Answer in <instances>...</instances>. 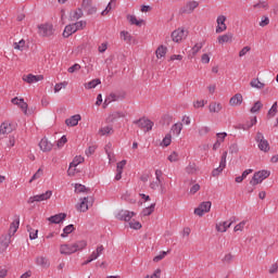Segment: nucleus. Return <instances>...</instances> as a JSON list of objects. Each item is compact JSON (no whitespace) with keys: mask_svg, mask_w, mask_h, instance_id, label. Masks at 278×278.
Here are the masks:
<instances>
[{"mask_svg":"<svg viewBox=\"0 0 278 278\" xmlns=\"http://www.w3.org/2000/svg\"><path fill=\"white\" fill-rule=\"evenodd\" d=\"M86 247H88L86 240H80L72 244L64 243L60 245V253L61 255H73V253H77V251H84Z\"/></svg>","mask_w":278,"mask_h":278,"instance_id":"obj_1","label":"nucleus"},{"mask_svg":"<svg viewBox=\"0 0 278 278\" xmlns=\"http://www.w3.org/2000/svg\"><path fill=\"white\" fill-rule=\"evenodd\" d=\"M270 177V170L262 169L256 173H254L252 179L250 180L251 186H258V184H262L264 179H268Z\"/></svg>","mask_w":278,"mask_h":278,"instance_id":"obj_2","label":"nucleus"},{"mask_svg":"<svg viewBox=\"0 0 278 278\" xmlns=\"http://www.w3.org/2000/svg\"><path fill=\"white\" fill-rule=\"evenodd\" d=\"M255 142H257L260 151H263L264 153H268L270 151V143H268V140L264 138V134L260 131L256 132Z\"/></svg>","mask_w":278,"mask_h":278,"instance_id":"obj_3","label":"nucleus"},{"mask_svg":"<svg viewBox=\"0 0 278 278\" xmlns=\"http://www.w3.org/2000/svg\"><path fill=\"white\" fill-rule=\"evenodd\" d=\"M53 197V191L48 190L45 193L33 195L27 200V203L31 205L33 203H40L42 201H49Z\"/></svg>","mask_w":278,"mask_h":278,"instance_id":"obj_4","label":"nucleus"},{"mask_svg":"<svg viewBox=\"0 0 278 278\" xmlns=\"http://www.w3.org/2000/svg\"><path fill=\"white\" fill-rule=\"evenodd\" d=\"M186 38H188V29H185L182 27L172 33L173 42H181L182 40H186Z\"/></svg>","mask_w":278,"mask_h":278,"instance_id":"obj_5","label":"nucleus"},{"mask_svg":"<svg viewBox=\"0 0 278 278\" xmlns=\"http://www.w3.org/2000/svg\"><path fill=\"white\" fill-rule=\"evenodd\" d=\"M210 210H212V202L205 201L202 202L198 207L194 208L193 213L195 216H203L204 214L210 213Z\"/></svg>","mask_w":278,"mask_h":278,"instance_id":"obj_6","label":"nucleus"},{"mask_svg":"<svg viewBox=\"0 0 278 278\" xmlns=\"http://www.w3.org/2000/svg\"><path fill=\"white\" fill-rule=\"evenodd\" d=\"M163 175H164V173L162 172V169L155 170V180L150 182L151 190H157V188H160V186H162V184L164 181Z\"/></svg>","mask_w":278,"mask_h":278,"instance_id":"obj_7","label":"nucleus"},{"mask_svg":"<svg viewBox=\"0 0 278 278\" xmlns=\"http://www.w3.org/2000/svg\"><path fill=\"white\" fill-rule=\"evenodd\" d=\"M134 216H136L135 212L122 210L115 215V218L117 220H124L125 223H129V220H131Z\"/></svg>","mask_w":278,"mask_h":278,"instance_id":"obj_8","label":"nucleus"},{"mask_svg":"<svg viewBox=\"0 0 278 278\" xmlns=\"http://www.w3.org/2000/svg\"><path fill=\"white\" fill-rule=\"evenodd\" d=\"M217 26H216V34H223V31H227V16L225 15H218L216 20Z\"/></svg>","mask_w":278,"mask_h":278,"instance_id":"obj_9","label":"nucleus"},{"mask_svg":"<svg viewBox=\"0 0 278 278\" xmlns=\"http://www.w3.org/2000/svg\"><path fill=\"white\" fill-rule=\"evenodd\" d=\"M39 36L48 37L53 36V25L51 24H41L38 26Z\"/></svg>","mask_w":278,"mask_h":278,"instance_id":"obj_10","label":"nucleus"},{"mask_svg":"<svg viewBox=\"0 0 278 278\" xmlns=\"http://www.w3.org/2000/svg\"><path fill=\"white\" fill-rule=\"evenodd\" d=\"M11 242H12V237L10 235H2L0 237V253H5Z\"/></svg>","mask_w":278,"mask_h":278,"instance_id":"obj_11","label":"nucleus"},{"mask_svg":"<svg viewBox=\"0 0 278 278\" xmlns=\"http://www.w3.org/2000/svg\"><path fill=\"white\" fill-rule=\"evenodd\" d=\"M140 129H143V131H151L153 129V122L147 118H141L137 122H135Z\"/></svg>","mask_w":278,"mask_h":278,"instance_id":"obj_12","label":"nucleus"},{"mask_svg":"<svg viewBox=\"0 0 278 278\" xmlns=\"http://www.w3.org/2000/svg\"><path fill=\"white\" fill-rule=\"evenodd\" d=\"M23 81H25L26 84H38V81H42V79H45V76L42 75H34V74H28V75H24L22 77Z\"/></svg>","mask_w":278,"mask_h":278,"instance_id":"obj_13","label":"nucleus"},{"mask_svg":"<svg viewBox=\"0 0 278 278\" xmlns=\"http://www.w3.org/2000/svg\"><path fill=\"white\" fill-rule=\"evenodd\" d=\"M39 148L43 153H49V151L53 149V143H51L49 139L42 138L39 142Z\"/></svg>","mask_w":278,"mask_h":278,"instance_id":"obj_14","label":"nucleus"},{"mask_svg":"<svg viewBox=\"0 0 278 278\" xmlns=\"http://www.w3.org/2000/svg\"><path fill=\"white\" fill-rule=\"evenodd\" d=\"M11 103H13V105H17V108H20V110H22V112L24 114H27L28 105H27V102H25L24 99L13 98L11 100Z\"/></svg>","mask_w":278,"mask_h":278,"instance_id":"obj_15","label":"nucleus"},{"mask_svg":"<svg viewBox=\"0 0 278 278\" xmlns=\"http://www.w3.org/2000/svg\"><path fill=\"white\" fill-rule=\"evenodd\" d=\"M242 101H244L242 93H236L230 98L229 105H231V108H238V105H242Z\"/></svg>","mask_w":278,"mask_h":278,"instance_id":"obj_16","label":"nucleus"},{"mask_svg":"<svg viewBox=\"0 0 278 278\" xmlns=\"http://www.w3.org/2000/svg\"><path fill=\"white\" fill-rule=\"evenodd\" d=\"M79 121H81V115L76 114L65 119V125H67V127H77Z\"/></svg>","mask_w":278,"mask_h":278,"instance_id":"obj_17","label":"nucleus"},{"mask_svg":"<svg viewBox=\"0 0 278 278\" xmlns=\"http://www.w3.org/2000/svg\"><path fill=\"white\" fill-rule=\"evenodd\" d=\"M65 218H66V213H59L56 215L50 216L48 220L53 225H60V223H62V220H65Z\"/></svg>","mask_w":278,"mask_h":278,"instance_id":"obj_18","label":"nucleus"},{"mask_svg":"<svg viewBox=\"0 0 278 278\" xmlns=\"http://www.w3.org/2000/svg\"><path fill=\"white\" fill-rule=\"evenodd\" d=\"M197 8H199V1L192 0V1L187 2L184 12L186 14H192L194 12V10H197Z\"/></svg>","mask_w":278,"mask_h":278,"instance_id":"obj_19","label":"nucleus"},{"mask_svg":"<svg viewBox=\"0 0 278 278\" xmlns=\"http://www.w3.org/2000/svg\"><path fill=\"white\" fill-rule=\"evenodd\" d=\"M21 225V219L18 217H16L10 225L9 228V233L8 236H10L12 238V236H14V233H16V231H18V227Z\"/></svg>","mask_w":278,"mask_h":278,"instance_id":"obj_20","label":"nucleus"},{"mask_svg":"<svg viewBox=\"0 0 278 278\" xmlns=\"http://www.w3.org/2000/svg\"><path fill=\"white\" fill-rule=\"evenodd\" d=\"M81 8L88 12V14H94V12H97V9L92 7V0H83Z\"/></svg>","mask_w":278,"mask_h":278,"instance_id":"obj_21","label":"nucleus"},{"mask_svg":"<svg viewBox=\"0 0 278 278\" xmlns=\"http://www.w3.org/2000/svg\"><path fill=\"white\" fill-rule=\"evenodd\" d=\"M217 42L219 45H225V42H233V34L228 33V34L219 36L217 38Z\"/></svg>","mask_w":278,"mask_h":278,"instance_id":"obj_22","label":"nucleus"},{"mask_svg":"<svg viewBox=\"0 0 278 278\" xmlns=\"http://www.w3.org/2000/svg\"><path fill=\"white\" fill-rule=\"evenodd\" d=\"M103 251H105V248L103 247V244H100L97 247V249L90 254L89 257H91V260H99V257H101V255H103Z\"/></svg>","mask_w":278,"mask_h":278,"instance_id":"obj_23","label":"nucleus"},{"mask_svg":"<svg viewBox=\"0 0 278 278\" xmlns=\"http://www.w3.org/2000/svg\"><path fill=\"white\" fill-rule=\"evenodd\" d=\"M77 31V28L75 24H70L65 26L64 31H63V37L68 38L70 36H73Z\"/></svg>","mask_w":278,"mask_h":278,"instance_id":"obj_24","label":"nucleus"},{"mask_svg":"<svg viewBox=\"0 0 278 278\" xmlns=\"http://www.w3.org/2000/svg\"><path fill=\"white\" fill-rule=\"evenodd\" d=\"M223 110V104L220 102H211L208 105V111L211 114H218Z\"/></svg>","mask_w":278,"mask_h":278,"instance_id":"obj_25","label":"nucleus"},{"mask_svg":"<svg viewBox=\"0 0 278 278\" xmlns=\"http://www.w3.org/2000/svg\"><path fill=\"white\" fill-rule=\"evenodd\" d=\"M182 130H184V124L181 122L174 124L170 128L172 134L177 137L181 135Z\"/></svg>","mask_w":278,"mask_h":278,"instance_id":"obj_26","label":"nucleus"},{"mask_svg":"<svg viewBox=\"0 0 278 278\" xmlns=\"http://www.w3.org/2000/svg\"><path fill=\"white\" fill-rule=\"evenodd\" d=\"M231 225V222H220L216 225V231H219V233H225V231H227Z\"/></svg>","mask_w":278,"mask_h":278,"instance_id":"obj_27","label":"nucleus"},{"mask_svg":"<svg viewBox=\"0 0 278 278\" xmlns=\"http://www.w3.org/2000/svg\"><path fill=\"white\" fill-rule=\"evenodd\" d=\"M84 16V11L81 9H76L70 13L71 21H79Z\"/></svg>","mask_w":278,"mask_h":278,"instance_id":"obj_28","label":"nucleus"},{"mask_svg":"<svg viewBox=\"0 0 278 278\" xmlns=\"http://www.w3.org/2000/svg\"><path fill=\"white\" fill-rule=\"evenodd\" d=\"M167 51H168V48H166V46H160L155 51V55L157 60H162V58H165Z\"/></svg>","mask_w":278,"mask_h":278,"instance_id":"obj_29","label":"nucleus"},{"mask_svg":"<svg viewBox=\"0 0 278 278\" xmlns=\"http://www.w3.org/2000/svg\"><path fill=\"white\" fill-rule=\"evenodd\" d=\"M0 134H12V124L8 123V122H3L0 125Z\"/></svg>","mask_w":278,"mask_h":278,"instance_id":"obj_30","label":"nucleus"},{"mask_svg":"<svg viewBox=\"0 0 278 278\" xmlns=\"http://www.w3.org/2000/svg\"><path fill=\"white\" fill-rule=\"evenodd\" d=\"M99 136H110L114 134V128L112 126L101 127L98 131Z\"/></svg>","mask_w":278,"mask_h":278,"instance_id":"obj_31","label":"nucleus"},{"mask_svg":"<svg viewBox=\"0 0 278 278\" xmlns=\"http://www.w3.org/2000/svg\"><path fill=\"white\" fill-rule=\"evenodd\" d=\"M250 86L251 88H256V90H263V88H265V84L260 81L258 78H253L251 81H250Z\"/></svg>","mask_w":278,"mask_h":278,"instance_id":"obj_32","label":"nucleus"},{"mask_svg":"<svg viewBox=\"0 0 278 278\" xmlns=\"http://www.w3.org/2000/svg\"><path fill=\"white\" fill-rule=\"evenodd\" d=\"M78 212H88V198H80V203L77 206Z\"/></svg>","mask_w":278,"mask_h":278,"instance_id":"obj_33","label":"nucleus"},{"mask_svg":"<svg viewBox=\"0 0 278 278\" xmlns=\"http://www.w3.org/2000/svg\"><path fill=\"white\" fill-rule=\"evenodd\" d=\"M99 85H101V79L96 78L89 83H86L84 87L86 88V90H92V88H97Z\"/></svg>","mask_w":278,"mask_h":278,"instance_id":"obj_34","label":"nucleus"},{"mask_svg":"<svg viewBox=\"0 0 278 278\" xmlns=\"http://www.w3.org/2000/svg\"><path fill=\"white\" fill-rule=\"evenodd\" d=\"M36 264L38 266H42V268H49L50 263H49V258L45 257V256H39L36 258Z\"/></svg>","mask_w":278,"mask_h":278,"instance_id":"obj_35","label":"nucleus"},{"mask_svg":"<svg viewBox=\"0 0 278 278\" xmlns=\"http://www.w3.org/2000/svg\"><path fill=\"white\" fill-rule=\"evenodd\" d=\"M119 97L116 93H110L103 103V108H106L109 105V103H112L113 101H118Z\"/></svg>","mask_w":278,"mask_h":278,"instance_id":"obj_36","label":"nucleus"},{"mask_svg":"<svg viewBox=\"0 0 278 278\" xmlns=\"http://www.w3.org/2000/svg\"><path fill=\"white\" fill-rule=\"evenodd\" d=\"M127 21L130 23V25H137V27L142 25V20H138L136 15H127Z\"/></svg>","mask_w":278,"mask_h":278,"instance_id":"obj_37","label":"nucleus"},{"mask_svg":"<svg viewBox=\"0 0 278 278\" xmlns=\"http://www.w3.org/2000/svg\"><path fill=\"white\" fill-rule=\"evenodd\" d=\"M155 212V203H152L150 206H147L142 210V216H151V214Z\"/></svg>","mask_w":278,"mask_h":278,"instance_id":"obj_38","label":"nucleus"},{"mask_svg":"<svg viewBox=\"0 0 278 278\" xmlns=\"http://www.w3.org/2000/svg\"><path fill=\"white\" fill-rule=\"evenodd\" d=\"M203 45H205V42H198L191 48V54L193 58L203 49Z\"/></svg>","mask_w":278,"mask_h":278,"instance_id":"obj_39","label":"nucleus"},{"mask_svg":"<svg viewBox=\"0 0 278 278\" xmlns=\"http://www.w3.org/2000/svg\"><path fill=\"white\" fill-rule=\"evenodd\" d=\"M277 102H274V104L271 105L267 113L268 118H275V116H277Z\"/></svg>","mask_w":278,"mask_h":278,"instance_id":"obj_40","label":"nucleus"},{"mask_svg":"<svg viewBox=\"0 0 278 278\" xmlns=\"http://www.w3.org/2000/svg\"><path fill=\"white\" fill-rule=\"evenodd\" d=\"M73 231H75V226L71 224L63 229V233L61 235V238H66V236H68V233H73Z\"/></svg>","mask_w":278,"mask_h":278,"instance_id":"obj_41","label":"nucleus"},{"mask_svg":"<svg viewBox=\"0 0 278 278\" xmlns=\"http://www.w3.org/2000/svg\"><path fill=\"white\" fill-rule=\"evenodd\" d=\"M170 142H173V136H170V134H167L163 138L161 144L162 147H170Z\"/></svg>","mask_w":278,"mask_h":278,"instance_id":"obj_42","label":"nucleus"},{"mask_svg":"<svg viewBox=\"0 0 278 278\" xmlns=\"http://www.w3.org/2000/svg\"><path fill=\"white\" fill-rule=\"evenodd\" d=\"M254 10H268V2L267 1H260L258 3L253 5Z\"/></svg>","mask_w":278,"mask_h":278,"instance_id":"obj_43","label":"nucleus"},{"mask_svg":"<svg viewBox=\"0 0 278 278\" xmlns=\"http://www.w3.org/2000/svg\"><path fill=\"white\" fill-rule=\"evenodd\" d=\"M249 223V220L243 219L242 222H240L239 224H237L233 228V231H244V227H247V224Z\"/></svg>","mask_w":278,"mask_h":278,"instance_id":"obj_44","label":"nucleus"},{"mask_svg":"<svg viewBox=\"0 0 278 278\" xmlns=\"http://www.w3.org/2000/svg\"><path fill=\"white\" fill-rule=\"evenodd\" d=\"M262 108H264V104H262V101H256L254 105L251 108L250 112L252 114H255L256 112H260Z\"/></svg>","mask_w":278,"mask_h":278,"instance_id":"obj_45","label":"nucleus"},{"mask_svg":"<svg viewBox=\"0 0 278 278\" xmlns=\"http://www.w3.org/2000/svg\"><path fill=\"white\" fill-rule=\"evenodd\" d=\"M128 225L130 229H135V230L142 229V224H140V222L136 219L130 220Z\"/></svg>","mask_w":278,"mask_h":278,"instance_id":"obj_46","label":"nucleus"},{"mask_svg":"<svg viewBox=\"0 0 278 278\" xmlns=\"http://www.w3.org/2000/svg\"><path fill=\"white\" fill-rule=\"evenodd\" d=\"M119 36H121L122 40H125V42H129L131 40V34H129V31H127V30H122L119 33Z\"/></svg>","mask_w":278,"mask_h":278,"instance_id":"obj_47","label":"nucleus"},{"mask_svg":"<svg viewBox=\"0 0 278 278\" xmlns=\"http://www.w3.org/2000/svg\"><path fill=\"white\" fill-rule=\"evenodd\" d=\"M43 170L42 168H39L29 179V184H33V181H36V179H40L42 177Z\"/></svg>","mask_w":278,"mask_h":278,"instance_id":"obj_48","label":"nucleus"},{"mask_svg":"<svg viewBox=\"0 0 278 278\" xmlns=\"http://www.w3.org/2000/svg\"><path fill=\"white\" fill-rule=\"evenodd\" d=\"M227 166V151L223 152L222 157H220V162H219V167L220 168H226Z\"/></svg>","mask_w":278,"mask_h":278,"instance_id":"obj_49","label":"nucleus"},{"mask_svg":"<svg viewBox=\"0 0 278 278\" xmlns=\"http://www.w3.org/2000/svg\"><path fill=\"white\" fill-rule=\"evenodd\" d=\"M233 254H231V253H227V254H225V256L223 257V260H222V262L224 263V264H231V262H233Z\"/></svg>","mask_w":278,"mask_h":278,"instance_id":"obj_50","label":"nucleus"},{"mask_svg":"<svg viewBox=\"0 0 278 278\" xmlns=\"http://www.w3.org/2000/svg\"><path fill=\"white\" fill-rule=\"evenodd\" d=\"M14 49H16L17 51H23V49H25V40L22 39L18 42H14L13 43Z\"/></svg>","mask_w":278,"mask_h":278,"instance_id":"obj_51","label":"nucleus"},{"mask_svg":"<svg viewBox=\"0 0 278 278\" xmlns=\"http://www.w3.org/2000/svg\"><path fill=\"white\" fill-rule=\"evenodd\" d=\"M127 166V160H123L116 165V173H123V169Z\"/></svg>","mask_w":278,"mask_h":278,"instance_id":"obj_52","label":"nucleus"},{"mask_svg":"<svg viewBox=\"0 0 278 278\" xmlns=\"http://www.w3.org/2000/svg\"><path fill=\"white\" fill-rule=\"evenodd\" d=\"M75 27H76V31H79L81 29H86V25H88L86 23V21H79V22H76L74 23Z\"/></svg>","mask_w":278,"mask_h":278,"instance_id":"obj_53","label":"nucleus"},{"mask_svg":"<svg viewBox=\"0 0 278 278\" xmlns=\"http://www.w3.org/2000/svg\"><path fill=\"white\" fill-rule=\"evenodd\" d=\"M116 0H111L109 4L106 5L105 10L102 11V16H108L110 12H112V3H114Z\"/></svg>","mask_w":278,"mask_h":278,"instance_id":"obj_54","label":"nucleus"},{"mask_svg":"<svg viewBox=\"0 0 278 278\" xmlns=\"http://www.w3.org/2000/svg\"><path fill=\"white\" fill-rule=\"evenodd\" d=\"M168 162H177L179 160V153L177 152H172L168 156H167Z\"/></svg>","mask_w":278,"mask_h":278,"instance_id":"obj_55","label":"nucleus"},{"mask_svg":"<svg viewBox=\"0 0 278 278\" xmlns=\"http://www.w3.org/2000/svg\"><path fill=\"white\" fill-rule=\"evenodd\" d=\"M81 163H84V157L83 156H76L70 165L77 168V166H79V164H81Z\"/></svg>","mask_w":278,"mask_h":278,"instance_id":"obj_56","label":"nucleus"},{"mask_svg":"<svg viewBox=\"0 0 278 278\" xmlns=\"http://www.w3.org/2000/svg\"><path fill=\"white\" fill-rule=\"evenodd\" d=\"M216 138V141L223 144V142H225V138H227V132H217Z\"/></svg>","mask_w":278,"mask_h":278,"instance_id":"obj_57","label":"nucleus"},{"mask_svg":"<svg viewBox=\"0 0 278 278\" xmlns=\"http://www.w3.org/2000/svg\"><path fill=\"white\" fill-rule=\"evenodd\" d=\"M268 273L269 275H276L278 273V261L270 265Z\"/></svg>","mask_w":278,"mask_h":278,"instance_id":"obj_58","label":"nucleus"},{"mask_svg":"<svg viewBox=\"0 0 278 278\" xmlns=\"http://www.w3.org/2000/svg\"><path fill=\"white\" fill-rule=\"evenodd\" d=\"M66 86H68V83H66V81L56 84L54 86V92H60V90H62L63 88H66Z\"/></svg>","mask_w":278,"mask_h":278,"instance_id":"obj_59","label":"nucleus"},{"mask_svg":"<svg viewBox=\"0 0 278 278\" xmlns=\"http://www.w3.org/2000/svg\"><path fill=\"white\" fill-rule=\"evenodd\" d=\"M208 131H210V127L202 126L199 128L198 134H199V136H207Z\"/></svg>","mask_w":278,"mask_h":278,"instance_id":"obj_60","label":"nucleus"},{"mask_svg":"<svg viewBox=\"0 0 278 278\" xmlns=\"http://www.w3.org/2000/svg\"><path fill=\"white\" fill-rule=\"evenodd\" d=\"M80 68H81V65H79L78 63H75L74 65L67 68V72L77 73V71H80Z\"/></svg>","mask_w":278,"mask_h":278,"instance_id":"obj_61","label":"nucleus"},{"mask_svg":"<svg viewBox=\"0 0 278 278\" xmlns=\"http://www.w3.org/2000/svg\"><path fill=\"white\" fill-rule=\"evenodd\" d=\"M269 24H270V18H268V16H263L260 22V27H266Z\"/></svg>","mask_w":278,"mask_h":278,"instance_id":"obj_62","label":"nucleus"},{"mask_svg":"<svg viewBox=\"0 0 278 278\" xmlns=\"http://www.w3.org/2000/svg\"><path fill=\"white\" fill-rule=\"evenodd\" d=\"M254 125H257V117L254 116L253 118L250 119V123L245 125L244 129H251Z\"/></svg>","mask_w":278,"mask_h":278,"instance_id":"obj_63","label":"nucleus"},{"mask_svg":"<svg viewBox=\"0 0 278 278\" xmlns=\"http://www.w3.org/2000/svg\"><path fill=\"white\" fill-rule=\"evenodd\" d=\"M162 274L161 269L154 270L152 275H147L144 278H160V275Z\"/></svg>","mask_w":278,"mask_h":278,"instance_id":"obj_64","label":"nucleus"}]
</instances>
